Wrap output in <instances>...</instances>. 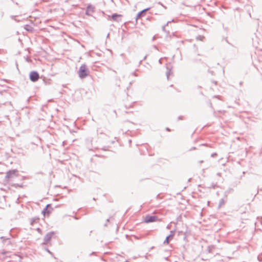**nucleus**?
<instances>
[{"mask_svg":"<svg viewBox=\"0 0 262 262\" xmlns=\"http://www.w3.org/2000/svg\"><path fill=\"white\" fill-rule=\"evenodd\" d=\"M78 74L81 78H84L89 75V69L85 64H83L79 68Z\"/></svg>","mask_w":262,"mask_h":262,"instance_id":"obj_1","label":"nucleus"},{"mask_svg":"<svg viewBox=\"0 0 262 262\" xmlns=\"http://www.w3.org/2000/svg\"><path fill=\"white\" fill-rule=\"evenodd\" d=\"M144 222L148 223L150 222H155L159 221L158 217L156 216H151L147 215L144 217Z\"/></svg>","mask_w":262,"mask_h":262,"instance_id":"obj_2","label":"nucleus"},{"mask_svg":"<svg viewBox=\"0 0 262 262\" xmlns=\"http://www.w3.org/2000/svg\"><path fill=\"white\" fill-rule=\"evenodd\" d=\"M39 78V74L37 72L33 71L30 74V79L32 81L35 82L38 80Z\"/></svg>","mask_w":262,"mask_h":262,"instance_id":"obj_3","label":"nucleus"},{"mask_svg":"<svg viewBox=\"0 0 262 262\" xmlns=\"http://www.w3.org/2000/svg\"><path fill=\"white\" fill-rule=\"evenodd\" d=\"M17 171L16 170H10L8 172H7L6 174V178L8 179H9L10 178H12L14 176H17Z\"/></svg>","mask_w":262,"mask_h":262,"instance_id":"obj_4","label":"nucleus"},{"mask_svg":"<svg viewBox=\"0 0 262 262\" xmlns=\"http://www.w3.org/2000/svg\"><path fill=\"white\" fill-rule=\"evenodd\" d=\"M53 234L52 233H48L46 236L45 237V243L46 244L48 243L51 239L52 237Z\"/></svg>","mask_w":262,"mask_h":262,"instance_id":"obj_5","label":"nucleus"},{"mask_svg":"<svg viewBox=\"0 0 262 262\" xmlns=\"http://www.w3.org/2000/svg\"><path fill=\"white\" fill-rule=\"evenodd\" d=\"M50 205H48L47 206V207H46V208H45V209L43 210L42 213H43V215H44V216H48L49 215V214H50V211H48V208L49 207H50Z\"/></svg>","mask_w":262,"mask_h":262,"instance_id":"obj_6","label":"nucleus"},{"mask_svg":"<svg viewBox=\"0 0 262 262\" xmlns=\"http://www.w3.org/2000/svg\"><path fill=\"white\" fill-rule=\"evenodd\" d=\"M121 17V15L115 14L112 15V18L114 20L118 21L119 18H120Z\"/></svg>","mask_w":262,"mask_h":262,"instance_id":"obj_7","label":"nucleus"},{"mask_svg":"<svg viewBox=\"0 0 262 262\" xmlns=\"http://www.w3.org/2000/svg\"><path fill=\"white\" fill-rule=\"evenodd\" d=\"M173 238V235H170L166 237L165 240L164 242L165 244H168L169 243V240Z\"/></svg>","mask_w":262,"mask_h":262,"instance_id":"obj_8","label":"nucleus"},{"mask_svg":"<svg viewBox=\"0 0 262 262\" xmlns=\"http://www.w3.org/2000/svg\"><path fill=\"white\" fill-rule=\"evenodd\" d=\"M147 10H148L147 9H145V10L142 11L141 12H139L138 14V18L142 16V14L144 13L145 12H146Z\"/></svg>","mask_w":262,"mask_h":262,"instance_id":"obj_9","label":"nucleus"}]
</instances>
